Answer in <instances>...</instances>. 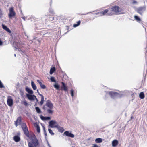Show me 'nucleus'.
Returning <instances> with one entry per match:
<instances>
[{
	"mask_svg": "<svg viewBox=\"0 0 147 147\" xmlns=\"http://www.w3.org/2000/svg\"><path fill=\"white\" fill-rule=\"evenodd\" d=\"M107 94H109L111 98L113 99H116L118 98H120L122 96L123 94H119L117 92L113 91H106Z\"/></svg>",
	"mask_w": 147,
	"mask_h": 147,
	"instance_id": "1",
	"label": "nucleus"
},
{
	"mask_svg": "<svg viewBox=\"0 0 147 147\" xmlns=\"http://www.w3.org/2000/svg\"><path fill=\"white\" fill-rule=\"evenodd\" d=\"M39 145L38 140L35 136H34L33 138L31 139V141L28 143L29 147H37Z\"/></svg>",
	"mask_w": 147,
	"mask_h": 147,
	"instance_id": "2",
	"label": "nucleus"
},
{
	"mask_svg": "<svg viewBox=\"0 0 147 147\" xmlns=\"http://www.w3.org/2000/svg\"><path fill=\"white\" fill-rule=\"evenodd\" d=\"M21 127L25 135L27 137H29V132L26 124L25 123H23L21 125Z\"/></svg>",
	"mask_w": 147,
	"mask_h": 147,
	"instance_id": "3",
	"label": "nucleus"
},
{
	"mask_svg": "<svg viewBox=\"0 0 147 147\" xmlns=\"http://www.w3.org/2000/svg\"><path fill=\"white\" fill-rule=\"evenodd\" d=\"M13 45L15 48L18 49V51L20 52L22 54H23V53H24V51L20 48V43L15 41L13 42Z\"/></svg>",
	"mask_w": 147,
	"mask_h": 147,
	"instance_id": "4",
	"label": "nucleus"
},
{
	"mask_svg": "<svg viewBox=\"0 0 147 147\" xmlns=\"http://www.w3.org/2000/svg\"><path fill=\"white\" fill-rule=\"evenodd\" d=\"M146 10L145 6H141L137 8L136 11L140 15H142Z\"/></svg>",
	"mask_w": 147,
	"mask_h": 147,
	"instance_id": "5",
	"label": "nucleus"
},
{
	"mask_svg": "<svg viewBox=\"0 0 147 147\" xmlns=\"http://www.w3.org/2000/svg\"><path fill=\"white\" fill-rule=\"evenodd\" d=\"M16 13L14 11L13 8V7H10L9 9V13L8 14V16L10 19H12L13 18L15 17Z\"/></svg>",
	"mask_w": 147,
	"mask_h": 147,
	"instance_id": "6",
	"label": "nucleus"
},
{
	"mask_svg": "<svg viewBox=\"0 0 147 147\" xmlns=\"http://www.w3.org/2000/svg\"><path fill=\"white\" fill-rule=\"evenodd\" d=\"M49 127L51 128H56V127L58 125L57 124V122L54 120H51L49 122Z\"/></svg>",
	"mask_w": 147,
	"mask_h": 147,
	"instance_id": "7",
	"label": "nucleus"
},
{
	"mask_svg": "<svg viewBox=\"0 0 147 147\" xmlns=\"http://www.w3.org/2000/svg\"><path fill=\"white\" fill-rule=\"evenodd\" d=\"M26 96L29 100L32 101L35 100V98L36 96L33 94H26Z\"/></svg>",
	"mask_w": 147,
	"mask_h": 147,
	"instance_id": "8",
	"label": "nucleus"
},
{
	"mask_svg": "<svg viewBox=\"0 0 147 147\" xmlns=\"http://www.w3.org/2000/svg\"><path fill=\"white\" fill-rule=\"evenodd\" d=\"M119 9L120 7L119 6H115L111 8V11L115 13H118L119 11Z\"/></svg>",
	"mask_w": 147,
	"mask_h": 147,
	"instance_id": "9",
	"label": "nucleus"
},
{
	"mask_svg": "<svg viewBox=\"0 0 147 147\" xmlns=\"http://www.w3.org/2000/svg\"><path fill=\"white\" fill-rule=\"evenodd\" d=\"M7 102L8 105L9 107H11L13 104V101L11 97H8L7 98Z\"/></svg>",
	"mask_w": 147,
	"mask_h": 147,
	"instance_id": "10",
	"label": "nucleus"
},
{
	"mask_svg": "<svg viewBox=\"0 0 147 147\" xmlns=\"http://www.w3.org/2000/svg\"><path fill=\"white\" fill-rule=\"evenodd\" d=\"M62 85L60 89L61 90H64L65 92L68 91V88L65 85V83L63 82H61Z\"/></svg>",
	"mask_w": 147,
	"mask_h": 147,
	"instance_id": "11",
	"label": "nucleus"
},
{
	"mask_svg": "<svg viewBox=\"0 0 147 147\" xmlns=\"http://www.w3.org/2000/svg\"><path fill=\"white\" fill-rule=\"evenodd\" d=\"M63 135H65L67 136L70 137L72 138L74 137V135L73 134L68 131H65Z\"/></svg>",
	"mask_w": 147,
	"mask_h": 147,
	"instance_id": "12",
	"label": "nucleus"
},
{
	"mask_svg": "<svg viewBox=\"0 0 147 147\" xmlns=\"http://www.w3.org/2000/svg\"><path fill=\"white\" fill-rule=\"evenodd\" d=\"M46 105L50 109H52L53 107V104L49 100L47 101Z\"/></svg>",
	"mask_w": 147,
	"mask_h": 147,
	"instance_id": "13",
	"label": "nucleus"
},
{
	"mask_svg": "<svg viewBox=\"0 0 147 147\" xmlns=\"http://www.w3.org/2000/svg\"><path fill=\"white\" fill-rule=\"evenodd\" d=\"M2 28L8 33H10L11 31L10 29L5 25L2 24Z\"/></svg>",
	"mask_w": 147,
	"mask_h": 147,
	"instance_id": "14",
	"label": "nucleus"
},
{
	"mask_svg": "<svg viewBox=\"0 0 147 147\" xmlns=\"http://www.w3.org/2000/svg\"><path fill=\"white\" fill-rule=\"evenodd\" d=\"M25 90L28 94H33V91L32 90L27 86H26L25 88Z\"/></svg>",
	"mask_w": 147,
	"mask_h": 147,
	"instance_id": "15",
	"label": "nucleus"
},
{
	"mask_svg": "<svg viewBox=\"0 0 147 147\" xmlns=\"http://www.w3.org/2000/svg\"><path fill=\"white\" fill-rule=\"evenodd\" d=\"M119 143L118 141L116 139H115L112 142V145L113 147L117 146Z\"/></svg>",
	"mask_w": 147,
	"mask_h": 147,
	"instance_id": "16",
	"label": "nucleus"
},
{
	"mask_svg": "<svg viewBox=\"0 0 147 147\" xmlns=\"http://www.w3.org/2000/svg\"><path fill=\"white\" fill-rule=\"evenodd\" d=\"M56 128L58 130V131L61 133H62L65 130L64 129L63 127H61L58 125L57 127H56Z\"/></svg>",
	"mask_w": 147,
	"mask_h": 147,
	"instance_id": "17",
	"label": "nucleus"
},
{
	"mask_svg": "<svg viewBox=\"0 0 147 147\" xmlns=\"http://www.w3.org/2000/svg\"><path fill=\"white\" fill-rule=\"evenodd\" d=\"M14 140L16 142H18L20 140V138L19 136L16 135L13 137Z\"/></svg>",
	"mask_w": 147,
	"mask_h": 147,
	"instance_id": "18",
	"label": "nucleus"
},
{
	"mask_svg": "<svg viewBox=\"0 0 147 147\" xmlns=\"http://www.w3.org/2000/svg\"><path fill=\"white\" fill-rule=\"evenodd\" d=\"M56 70V68L55 67H53L50 69L49 74L50 75L52 74Z\"/></svg>",
	"mask_w": 147,
	"mask_h": 147,
	"instance_id": "19",
	"label": "nucleus"
},
{
	"mask_svg": "<svg viewBox=\"0 0 147 147\" xmlns=\"http://www.w3.org/2000/svg\"><path fill=\"white\" fill-rule=\"evenodd\" d=\"M31 86L34 90H36L37 89V87L35 83L33 81L31 82Z\"/></svg>",
	"mask_w": 147,
	"mask_h": 147,
	"instance_id": "20",
	"label": "nucleus"
},
{
	"mask_svg": "<svg viewBox=\"0 0 147 147\" xmlns=\"http://www.w3.org/2000/svg\"><path fill=\"white\" fill-rule=\"evenodd\" d=\"M54 87L57 90H59L60 86L58 84L55 83L53 85Z\"/></svg>",
	"mask_w": 147,
	"mask_h": 147,
	"instance_id": "21",
	"label": "nucleus"
},
{
	"mask_svg": "<svg viewBox=\"0 0 147 147\" xmlns=\"http://www.w3.org/2000/svg\"><path fill=\"white\" fill-rule=\"evenodd\" d=\"M139 96L141 99H143L144 98L145 96L143 92H141L139 94Z\"/></svg>",
	"mask_w": 147,
	"mask_h": 147,
	"instance_id": "22",
	"label": "nucleus"
},
{
	"mask_svg": "<svg viewBox=\"0 0 147 147\" xmlns=\"http://www.w3.org/2000/svg\"><path fill=\"white\" fill-rule=\"evenodd\" d=\"M95 142L97 143H101L102 141V139L100 138H98L95 139Z\"/></svg>",
	"mask_w": 147,
	"mask_h": 147,
	"instance_id": "23",
	"label": "nucleus"
},
{
	"mask_svg": "<svg viewBox=\"0 0 147 147\" xmlns=\"http://www.w3.org/2000/svg\"><path fill=\"white\" fill-rule=\"evenodd\" d=\"M134 18L135 20H136L138 22H139L141 21V19L139 17V16L137 15H135L134 16Z\"/></svg>",
	"mask_w": 147,
	"mask_h": 147,
	"instance_id": "24",
	"label": "nucleus"
},
{
	"mask_svg": "<svg viewBox=\"0 0 147 147\" xmlns=\"http://www.w3.org/2000/svg\"><path fill=\"white\" fill-rule=\"evenodd\" d=\"M16 121L18 123V125L20 124L22 122L21 117L20 116L18 117Z\"/></svg>",
	"mask_w": 147,
	"mask_h": 147,
	"instance_id": "25",
	"label": "nucleus"
},
{
	"mask_svg": "<svg viewBox=\"0 0 147 147\" xmlns=\"http://www.w3.org/2000/svg\"><path fill=\"white\" fill-rule=\"evenodd\" d=\"M35 109L38 113L40 114L42 112L40 109L38 107H35Z\"/></svg>",
	"mask_w": 147,
	"mask_h": 147,
	"instance_id": "26",
	"label": "nucleus"
},
{
	"mask_svg": "<svg viewBox=\"0 0 147 147\" xmlns=\"http://www.w3.org/2000/svg\"><path fill=\"white\" fill-rule=\"evenodd\" d=\"M108 9H107L105 10H104L102 12H100V14H101L102 15H105L108 12Z\"/></svg>",
	"mask_w": 147,
	"mask_h": 147,
	"instance_id": "27",
	"label": "nucleus"
},
{
	"mask_svg": "<svg viewBox=\"0 0 147 147\" xmlns=\"http://www.w3.org/2000/svg\"><path fill=\"white\" fill-rule=\"evenodd\" d=\"M42 127H43V129L44 134L45 136V138L46 140H47L46 138H47V134L46 132V131L45 130V127L44 126H42Z\"/></svg>",
	"mask_w": 147,
	"mask_h": 147,
	"instance_id": "28",
	"label": "nucleus"
},
{
	"mask_svg": "<svg viewBox=\"0 0 147 147\" xmlns=\"http://www.w3.org/2000/svg\"><path fill=\"white\" fill-rule=\"evenodd\" d=\"M36 129L38 133H40V128L39 125L37 124H36Z\"/></svg>",
	"mask_w": 147,
	"mask_h": 147,
	"instance_id": "29",
	"label": "nucleus"
},
{
	"mask_svg": "<svg viewBox=\"0 0 147 147\" xmlns=\"http://www.w3.org/2000/svg\"><path fill=\"white\" fill-rule=\"evenodd\" d=\"M50 80L51 82H54L56 83V81L55 80V78L53 76H51V77L50 78Z\"/></svg>",
	"mask_w": 147,
	"mask_h": 147,
	"instance_id": "30",
	"label": "nucleus"
},
{
	"mask_svg": "<svg viewBox=\"0 0 147 147\" xmlns=\"http://www.w3.org/2000/svg\"><path fill=\"white\" fill-rule=\"evenodd\" d=\"M44 101V96H42L41 97V100L40 102V104L41 106L43 104Z\"/></svg>",
	"mask_w": 147,
	"mask_h": 147,
	"instance_id": "31",
	"label": "nucleus"
},
{
	"mask_svg": "<svg viewBox=\"0 0 147 147\" xmlns=\"http://www.w3.org/2000/svg\"><path fill=\"white\" fill-rule=\"evenodd\" d=\"M70 94L71 96L73 98L74 96V91L73 89L70 90Z\"/></svg>",
	"mask_w": 147,
	"mask_h": 147,
	"instance_id": "32",
	"label": "nucleus"
},
{
	"mask_svg": "<svg viewBox=\"0 0 147 147\" xmlns=\"http://www.w3.org/2000/svg\"><path fill=\"white\" fill-rule=\"evenodd\" d=\"M52 109H48L47 110V112L49 114H52L53 113V111Z\"/></svg>",
	"mask_w": 147,
	"mask_h": 147,
	"instance_id": "33",
	"label": "nucleus"
},
{
	"mask_svg": "<svg viewBox=\"0 0 147 147\" xmlns=\"http://www.w3.org/2000/svg\"><path fill=\"white\" fill-rule=\"evenodd\" d=\"M48 130L49 133L51 135L53 136L55 134L53 132L52 130L51 129H48Z\"/></svg>",
	"mask_w": 147,
	"mask_h": 147,
	"instance_id": "34",
	"label": "nucleus"
},
{
	"mask_svg": "<svg viewBox=\"0 0 147 147\" xmlns=\"http://www.w3.org/2000/svg\"><path fill=\"white\" fill-rule=\"evenodd\" d=\"M40 85L41 88L42 89H44L46 88V86L45 85L43 84L42 83L40 84Z\"/></svg>",
	"mask_w": 147,
	"mask_h": 147,
	"instance_id": "35",
	"label": "nucleus"
},
{
	"mask_svg": "<svg viewBox=\"0 0 147 147\" xmlns=\"http://www.w3.org/2000/svg\"><path fill=\"white\" fill-rule=\"evenodd\" d=\"M5 86H4L3 83L1 81V80H0V88H4Z\"/></svg>",
	"mask_w": 147,
	"mask_h": 147,
	"instance_id": "36",
	"label": "nucleus"
},
{
	"mask_svg": "<svg viewBox=\"0 0 147 147\" xmlns=\"http://www.w3.org/2000/svg\"><path fill=\"white\" fill-rule=\"evenodd\" d=\"M49 12L51 14H53L54 13L53 9L51 8H50L49 9Z\"/></svg>",
	"mask_w": 147,
	"mask_h": 147,
	"instance_id": "37",
	"label": "nucleus"
},
{
	"mask_svg": "<svg viewBox=\"0 0 147 147\" xmlns=\"http://www.w3.org/2000/svg\"><path fill=\"white\" fill-rule=\"evenodd\" d=\"M40 117L42 120L45 121V117H44L41 115L40 116Z\"/></svg>",
	"mask_w": 147,
	"mask_h": 147,
	"instance_id": "38",
	"label": "nucleus"
},
{
	"mask_svg": "<svg viewBox=\"0 0 147 147\" xmlns=\"http://www.w3.org/2000/svg\"><path fill=\"white\" fill-rule=\"evenodd\" d=\"M51 119V117L49 116L45 117V121L49 120Z\"/></svg>",
	"mask_w": 147,
	"mask_h": 147,
	"instance_id": "39",
	"label": "nucleus"
},
{
	"mask_svg": "<svg viewBox=\"0 0 147 147\" xmlns=\"http://www.w3.org/2000/svg\"><path fill=\"white\" fill-rule=\"evenodd\" d=\"M23 104L25 106H27L28 105V103L26 101H23Z\"/></svg>",
	"mask_w": 147,
	"mask_h": 147,
	"instance_id": "40",
	"label": "nucleus"
},
{
	"mask_svg": "<svg viewBox=\"0 0 147 147\" xmlns=\"http://www.w3.org/2000/svg\"><path fill=\"white\" fill-rule=\"evenodd\" d=\"M3 15L2 11V10L0 9V18H1Z\"/></svg>",
	"mask_w": 147,
	"mask_h": 147,
	"instance_id": "41",
	"label": "nucleus"
},
{
	"mask_svg": "<svg viewBox=\"0 0 147 147\" xmlns=\"http://www.w3.org/2000/svg\"><path fill=\"white\" fill-rule=\"evenodd\" d=\"M37 93L40 96H41V97H42V96H43V95L42 94H40L39 92V91H38V89H37Z\"/></svg>",
	"mask_w": 147,
	"mask_h": 147,
	"instance_id": "42",
	"label": "nucleus"
},
{
	"mask_svg": "<svg viewBox=\"0 0 147 147\" xmlns=\"http://www.w3.org/2000/svg\"><path fill=\"white\" fill-rule=\"evenodd\" d=\"M20 94H21V96H23V95L24 94V93L23 92V91H22V90H20Z\"/></svg>",
	"mask_w": 147,
	"mask_h": 147,
	"instance_id": "43",
	"label": "nucleus"
},
{
	"mask_svg": "<svg viewBox=\"0 0 147 147\" xmlns=\"http://www.w3.org/2000/svg\"><path fill=\"white\" fill-rule=\"evenodd\" d=\"M18 123L16 121H15V125L16 127H17L18 125Z\"/></svg>",
	"mask_w": 147,
	"mask_h": 147,
	"instance_id": "44",
	"label": "nucleus"
},
{
	"mask_svg": "<svg viewBox=\"0 0 147 147\" xmlns=\"http://www.w3.org/2000/svg\"><path fill=\"white\" fill-rule=\"evenodd\" d=\"M145 50L146 51L145 52V55L146 56L147 55V46H146V47L145 49Z\"/></svg>",
	"mask_w": 147,
	"mask_h": 147,
	"instance_id": "45",
	"label": "nucleus"
},
{
	"mask_svg": "<svg viewBox=\"0 0 147 147\" xmlns=\"http://www.w3.org/2000/svg\"><path fill=\"white\" fill-rule=\"evenodd\" d=\"M81 22V21L80 20H79L77 22V24L78 26H79Z\"/></svg>",
	"mask_w": 147,
	"mask_h": 147,
	"instance_id": "46",
	"label": "nucleus"
},
{
	"mask_svg": "<svg viewBox=\"0 0 147 147\" xmlns=\"http://www.w3.org/2000/svg\"><path fill=\"white\" fill-rule=\"evenodd\" d=\"M3 44V42L1 40L0 38V46L2 45Z\"/></svg>",
	"mask_w": 147,
	"mask_h": 147,
	"instance_id": "47",
	"label": "nucleus"
},
{
	"mask_svg": "<svg viewBox=\"0 0 147 147\" xmlns=\"http://www.w3.org/2000/svg\"><path fill=\"white\" fill-rule=\"evenodd\" d=\"M78 26H79L77 24H75L73 25V27L75 28L76 27Z\"/></svg>",
	"mask_w": 147,
	"mask_h": 147,
	"instance_id": "48",
	"label": "nucleus"
},
{
	"mask_svg": "<svg viewBox=\"0 0 147 147\" xmlns=\"http://www.w3.org/2000/svg\"><path fill=\"white\" fill-rule=\"evenodd\" d=\"M93 147H99L96 144H93Z\"/></svg>",
	"mask_w": 147,
	"mask_h": 147,
	"instance_id": "49",
	"label": "nucleus"
},
{
	"mask_svg": "<svg viewBox=\"0 0 147 147\" xmlns=\"http://www.w3.org/2000/svg\"><path fill=\"white\" fill-rule=\"evenodd\" d=\"M37 81L39 85L42 83V82H40L39 80H37Z\"/></svg>",
	"mask_w": 147,
	"mask_h": 147,
	"instance_id": "50",
	"label": "nucleus"
},
{
	"mask_svg": "<svg viewBox=\"0 0 147 147\" xmlns=\"http://www.w3.org/2000/svg\"><path fill=\"white\" fill-rule=\"evenodd\" d=\"M35 100H36V102H38V99L36 98V97H35Z\"/></svg>",
	"mask_w": 147,
	"mask_h": 147,
	"instance_id": "51",
	"label": "nucleus"
},
{
	"mask_svg": "<svg viewBox=\"0 0 147 147\" xmlns=\"http://www.w3.org/2000/svg\"><path fill=\"white\" fill-rule=\"evenodd\" d=\"M66 27H67V30H68L69 28V27L68 26H66Z\"/></svg>",
	"mask_w": 147,
	"mask_h": 147,
	"instance_id": "52",
	"label": "nucleus"
},
{
	"mask_svg": "<svg viewBox=\"0 0 147 147\" xmlns=\"http://www.w3.org/2000/svg\"><path fill=\"white\" fill-rule=\"evenodd\" d=\"M55 18H54V17H51V18L52 19V20H51V21H52V20H54Z\"/></svg>",
	"mask_w": 147,
	"mask_h": 147,
	"instance_id": "53",
	"label": "nucleus"
},
{
	"mask_svg": "<svg viewBox=\"0 0 147 147\" xmlns=\"http://www.w3.org/2000/svg\"><path fill=\"white\" fill-rule=\"evenodd\" d=\"M22 18L24 20H25V18L24 17H22Z\"/></svg>",
	"mask_w": 147,
	"mask_h": 147,
	"instance_id": "54",
	"label": "nucleus"
},
{
	"mask_svg": "<svg viewBox=\"0 0 147 147\" xmlns=\"http://www.w3.org/2000/svg\"><path fill=\"white\" fill-rule=\"evenodd\" d=\"M48 146H49V147H51L50 146V144H49V143H48Z\"/></svg>",
	"mask_w": 147,
	"mask_h": 147,
	"instance_id": "55",
	"label": "nucleus"
},
{
	"mask_svg": "<svg viewBox=\"0 0 147 147\" xmlns=\"http://www.w3.org/2000/svg\"><path fill=\"white\" fill-rule=\"evenodd\" d=\"M107 14H108V15H111L112 14L111 13H107Z\"/></svg>",
	"mask_w": 147,
	"mask_h": 147,
	"instance_id": "56",
	"label": "nucleus"
},
{
	"mask_svg": "<svg viewBox=\"0 0 147 147\" xmlns=\"http://www.w3.org/2000/svg\"><path fill=\"white\" fill-rule=\"evenodd\" d=\"M133 118H134V117H133V116H132L131 117V119H133Z\"/></svg>",
	"mask_w": 147,
	"mask_h": 147,
	"instance_id": "57",
	"label": "nucleus"
},
{
	"mask_svg": "<svg viewBox=\"0 0 147 147\" xmlns=\"http://www.w3.org/2000/svg\"><path fill=\"white\" fill-rule=\"evenodd\" d=\"M91 12H88V13H87L86 14H84V15H86V14H88V13H90Z\"/></svg>",
	"mask_w": 147,
	"mask_h": 147,
	"instance_id": "58",
	"label": "nucleus"
},
{
	"mask_svg": "<svg viewBox=\"0 0 147 147\" xmlns=\"http://www.w3.org/2000/svg\"><path fill=\"white\" fill-rule=\"evenodd\" d=\"M36 105H37V102L35 103V104H34V106H36Z\"/></svg>",
	"mask_w": 147,
	"mask_h": 147,
	"instance_id": "59",
	"label": "nucleus"
},
{
	"mask_svg": "<svg viewBox=\"0 0 147 147\" xmlns=\"http://www.w3.org/2000/svg\"><path fill=\"white\" fill-rule=\"evenodd\" d=\"M43 109H45V107H43Z\"/></svg>",
	"mask_w": 147,
	"mask_h": 147,
	"instance_id": "60",
	"label": "nucleus"
},
{
	"mask_svg": "<svg viewBox=\"0 0 147 147\" xmlns=\"http://www.w3.org/2000/svg\"><path fill=\"white\" fill-rule=\"evenodd\" d=\"M47 144H48V143H49L48 141L47 140Z\"/></svg>",
	"mask_w": 147,
	"mask_h": 147,
	"instance_id": "61",
	"label": "nucleus"
},
{
	"mask_svg": "<svg viewBox=\"0 0 147 147\" xmlns=\"http://www.w3.org/2000/svg\"><path fill=\"white\" fill-rule=\"evenodd\" d=\"M16 54H14V56L15 57H16Z\"/></svg>",
	"mask_w": 147,
	"mask_h": 147,
	"instance_id": "62",
	"label": "nucleus"
},
{
	"mask_svg": "<svg viewBox=\"0 0 147 147\" xmlns=\"http://www.w3.org/2000/svg\"><path fill=\"white\" fill-rule=\"evenodd\" d=\"M31 19V18H29V19H29V20H30Z\"/></svg>",
	"mask_w": 147,
	"mask_h": 147,
	"instance_id": "63",
	"label": "nucleus"
},
{
	"mask_svg": "<svg viewBox=\"0 0 147 147\" xmlns=\"http://www.w3.org/2000/svg\"><path fill=\"white\" fill-rule=\"evenodd\" d=\"M68 32V31H67V32H66L65 33V34H66V33H67Z\"/></svg>",
	"mask_w": 147,
	"mask_h": 147,
	"instance_id": "64",
	"label": "nucleus"
}]
</instances>
